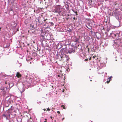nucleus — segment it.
<instances>
[{"mask_svg":"<svg viewBox=\"0 0 122 122\" xmlns=\"http://www.w3.org/2000/svg\"><path fill=\"white\" fill-rule=\"evenodd\" d=\"M5 84H6V82H5Z\"/></svg>","mask_w":122,"mask_h":122,"instance_id":"obj_43","label":"nucleus"},{"mask_svg":"<svg viewBox=\"0 0 122 122\" xmlns=\"http://www.w3.org/2000/svg\"><path fill=\"white\" fill-rule=\"evenodd\" d=\"M87 28H88V29H90V28H89L88 27H87Z\"/></svg>","mask_w":122,"mask_h":122,"instance_id":"obj_38","label":"nucleus"},{"mask_svg":"<svg viewBox=\"0 0 122 122\" xmlns=\"http://www.w3.org/2000/svg\"><path fill=\"white\" fill-rule=\"evenodd\" d=\"M72 11L74 12L75 13V11L74 10H72Z\"/></svg>","mask_w":122,"mask_h":122,"instance_id":"obj_28","label":"nucleus"},{"mask_svg":"<svg viewBox=\"0 0 122 122\" xmlns=\"http://www.w3.org/2000/svg\"><path fill=\"white\" fill-rule=\"evenodd\" d=\"M57 76H58V77H59L60 76V75H57Z\"/></svg>","mask_w":122,"mask_h":122,"instance_id":"obj_29","label":"nucleus"},{"mask_svg":"<svg viewBox=\"0 0 122 122\" xmlns=\"http://www.w3.org/2000/svg\"><path fill=\"white\" fill-rule=\"evenodd\" d=\"M117 1H115L114 3V6H117V5H118V4H117Z\"/></svg>","mask_w":122,"mask_h":122,"instance_id":"obj_11","label":"nucleus"},{"mask_svg":"<svg viewBox=\"0 0 122 122\" xmlns=\"http://www.w3.org/2000/svg\"><path fill=\"white\" fill-rule=\"evenodd\" d=\"M87 28H88V29H90V28H89L88 27H87Z\"/></svg>","mask_w":122,"mask_h":122,"instance_id":"obj_37","label":"nucleus"},{"mask_svg":"<svg viewBox=\"0 0 122 122\" xmlns=\"http://www.w3.org/2000/svg\"><path fill=\"white\" fill-rule=\"evenodd\" d=\"M120 32L119 31H115L113 33V35L115 36L118 38L119 36Z\"/></svg>","mask_w":122,"mask_h":122,"instance_id":"obj_4","label":"nucleus"},{"mask_svg":"<svg viewBox=\"0 0 122 122\" xmlns=\"http://www.w3.org/2000/svg\"><path fill=\"white\" fill-rule=\"evenodd\" d=\"M8 110L4 114H3V116L5 117H6L7 118H9L11 117L10 113V112H8Z\"/></svg>","mask_w":122,"mask_h":122,"instance_id":"obj_3","label":"nucleus"},{"mask_svg":"<svg viewBox=\"0 0 122 122\" xmlns=\"http://www.w3.org/2000/svg\"><path fill=\"white\" fill-rule=\"evenodd\" d=\"M91 57H90V58H89V60H91Z\"/></svg>","mask_w":122,"mask_h":122,"instance_id":"obj_25","label":"nucleus"},{"mask_svg":"<svg viewBox=\"0 0 122 122\" xmlns=\"http://www.w3.org/2000/svg\"><path fill=\"white\" fill-rule=\"evenodd\" d=\"M87 28H88V29H90V28H89L88 27H87Z\"/></svg>","mask_w":122,"mask_h":122,"instance_id":"obj_36","label":"nucleus"},{"mask_svg":"<svg viewBox=\"0 0 122 122\" xmlns=\"http://www.w3.org/2000/svg\"><path fill=\"white\" fill-rule=\"evenodd\" d=\"M18 30H18V29H17V31H18Z\"/></svg>","mask_w":122,"mask_h":122,"instance_id":"obj_32","label":"nucleus"},{"mask_svg":"<svg viewBox=\"0 0 122 122\" xmlns=\"http://www.w3.org/2000/svg\"><path fill=\"white\" fill-rule=\"evenodd\" d=\"M88 60V59H86L85 60V61H87Z\"/></svg>","mask_w":122,"mask_h":122,"instance_id":"obj_20","label":"nucleus"},{"mask_svg":"<svg viewBox=\"0 0 122 122\" xmlns=\"http://www.w3.org/2000/svg\"><path fill=\"white\" fill-rule=\"evenodd\" d=\"M64 119V117H63L62 119V120H63Z\"/></svg>","mask_w":122,"mask_h":122,"instance_id":"obj_30","label":"nucleus"},{"mask_svg":"<svg viewBox=\"0 0 122 122\" xmlns=\"http://www.w3.org/2000/svg\"><path fill=\"white\" fill-rule=\"evenodd\" d=\"M92 81V80H90V81Z\"/></svg>","mask_w":122,"mask_h":122,"instance_id":"obj_44","label":"nucleus"},{"mask_svg":"<svg viewBox=\"0 0 122 122\" xmlns=\"http://www.w3.org/2000/svg\"><path fill=\"white\" fill-rule=\"evenodd\" d=\"M87 28H88V29H90V28H89L88 27H87Z\"/></svg>","mask_w":122,"mask_h":122,"instance_id":"obj_39","label":"nucleus"},{"mask_svg":"<svg viewBox=\"0 0 122 122\" xmlns=\"http://www.w3.org/2000/svg\"><path fill=\"white\" fill-rule=\"evenodd\" d=\"M73 19H74V20H75V17H74V18H73Z\"/></svg>","mask_w":122,"mask_h":122,"instance_id":"obj_31","label":"nucleus"},{"mask_svg":"<svg viewBox=\"0 0 122 122\" xmlns=\"http://www.w3.org/2000/svg\"><path fill=\"white\" fill-rule=\"evenodd\" d=\"M30 27H32V28H33H33H34V26H32V25H30Z\"/></svg>","mask_w":122,"mask_h":122,"instance_id":"obj_19","label":"nucleus"},{"mask_svg":"<svg viewBox=\"0 0 122 122\" xmlns=\"http://www.w3.org/2000/svg\"><path fill=\"white\" fill-rule=\"evenodd\" d=\"M87 28H88V29H90V28H89L88 27H87Z\"/></svg>","mask_w":122,"mask_h":122,"instance_id":"obj_40","label":"nucleus"},{"mask_svg":"<svg viewBox=\"0 0 122 122\" xmlns=\"http://www.w3.org/2000/svg\"><path fill=\"white\" fill-rule=\"evenodd\" d=\"M75 51L74 50L72 49H71L68 52L69 53H70L72 52H74Z\"/></svg>","mask_w":122,"mask_h":122,"instance_id":"obj_8","label":"nucleus"},{"mask_svg":"<svg viewBox=\"0 0 122 122\" xmlns=\"http://www.w3.org/2000/svg\"><path fill=\"white\" fill-rule=\"evenodd\" d=\"M52 88H53V86H52Z\"/></svg>","mask_w":122,"mask_h":122,"instance_id":"obj_33","label":"nucleus"},{"mask_svg":"<svg viewBox=\"0 0 122 122\" xmlns=\"http://www.w3.org/2000/svg\"><path fill=\"white\" fill-rule=\"evenodd\" d=\"M22 76L21 74H20L19 72H17L16 73V76H17L18 78H20Z\"/></svg>","mask_w":122,"mask_h":122,"instance_id":"obj_7","label":"nucleus"},{"mask_svg":"<svg viewBox=\"0 0 122 122\" xmlns=\"http://www.w3.org/2000/svg\"><path fill=\"white\" fill-rule=\"evenodd\" d=\"M87 28H88V29H90V28H89L88 27H87Z\"/></svg>","mask_w":122,"mask_h":122,"instance_id":"obj_41","label":"nucleus"},{"mask_svg":"<svg viewBox=\"0 0 122 122\" xmlns=\"http://www.w3.org/2000/svg\"><path fill=\"white\" fill-rule=\"evenodd\" d=\"M7 90V87H2L0 89V91L1 90V92H5Z\"/></svg>","mask_w":122,"mask_h":122,"instance_id":"obj_5","label":"nucleus"},{"mask_svg":"<svg viewBox=\"0 0 122 122\" xmlns=\"http://www.w3.org/2000/svg\"><path fill=\"white\" fill-rule=\"evenodd\" d=\"M75 13H76V15H78L77 12V11H75Z\"/></svg>","mask_w":122,"mask_h":122,"instance_id":"obj_18","label":"nucleus"},{"mask_svg":"<svg viewBox=\"0 0 122 122\" xmlns=\"http://www.w3.org/2000/svg\"><path fill=\"white\" fill-rule=\"evenodd\" d=\"M50 109H49V108H48L47 109L46 111H50Z\"/></svg>","mask_w":122,"mask_h":122,"instance_id":"obj_17","label":"nucleus"},{"mask_svg":"<svg viewBox=\"0 0 122 122\" xmlns=\"http://www.w3.org/2000/svg\"><path fill=\"white\" fill-rule=\"evenodd\" d=\"M57 113H58L59 114H60V111H58L57 112Z\"/></svg>","mask_w":122,"mask_h":122,"instance_id":"obj_21","label":"nucleus"},{"mask_svg":"<svg viewBox=\"0 0 122 122\" xmlns=\"http://www.w3.org/2000/svg\"><path fill=\"white\" fill-rule=\"evenodd\" d=\"M55 122H56V121L55 120Z\"/></svg>","mask_w":122,"mask_h":122,"instance_id":"obj_45","label":"nucleus"},{"mask_svg":"<svg viewBox=\"0 0 122 122\" xmlns=\"http://www.w3.org/2000/svg\"><path fill=\"white\" fill-rule=\"evenodd\" d=\"M61 107H62L64 109H66V107H65L63 105H62V106H61Z\"/></svg>","mask_w":122,"mask_h":122,"instance_id":"obj_12","label":"nucleus"},{"mask_svg":"<svg viewBox=\"0 0 122 122\" xmlns=\"http://www.w3.org/2000/svg\"><path fill=\"white\" fill-rule=\"evenodd\" d=\"M14 33H15V31L14 32Z\"/></svg>","mask_w":122,"mask_h":122,"instance_id":"obj_42","label":"nucleus"},{"mask_svg":"<svg viewBox=\"0 0 122 122\" xmlns=\"http://www.w3.org/2000/svg\"><path fill=\"white\" fill-rule=\"evenodd\" d=\"M88 46H86V48H87L88 49V52H89V49L88 48Z\"/></svg>","mask_w":122,"mask_h":122,"instance_id":"obj_14","label":"nucleus"},{"mask_svg":"<svg viewBox=\"0 0 122 122\" xmlns=\"http://www.w3.org/2000/svg\"><path fill=\"white\" fill-rule=\"evenodd\" d=\"M47 20V19H45V20H44V21L45 22V21H46V20Z\"/></svg>","mask_w":122,"mask_h":122,"instance_id":"obj_24","label":"nucleus"},{"mask_svg":"<svg viewBox=\"0 0 122 122\" xmlns=\"http://www.w3.org/2000/svg\"><path fill=\"white\" fill-rule=\"evenodd\" d=\"M96 57V56H93V58L94 59Z\"/></svg>","mask_w":122,"mask_h":122,"instance_id":"obj_23","label":"nucleus"},{"mask_svg":"<svg viewBox=\"0 0 122 122\" xmlns=\"http://www.w3.org/2000/svg\"><path fill=\"white\" fill-rule=\"evenodd\" d=\"M16 106L17 109L18 110H20L21 108L20 107L18 104H16Z\"/></svg>","mask_w":122,"mask_h":122,"instance_id":"obj_9","label":"nucleus"},{"mask_svg":"<svg viewBox=\"0 0 122 122\" xmlns=\"http://www.w3.org/2000/svg\"><path fill=\"white\" fill-rule=\"evenodd\" d=\"M111 80H110V79H109V80L108 81H107V83H109L110 81Z\"/></svg>","mask_w":122,"mask_h":122,"instance_id":"obj_15","label":"nucleus"},{"mask_svg":"<svg viewBox=\"0 0 122 122\" xmlns=\"http://www.w3.org/2000/svg\"><path fill=\"white\" fill-rule=\"evenodd\" d=\"M25 90H24L23 91H22V92H23Z\"/></svg>","mask_w":122,"mask_h":122,"instance_id":"obj_35","label":"nucleus"},{"mask_svg":"<svg viewBox=\"0 0 122 122\" xmlns=\"http://www.w3.org/2000/svg\"><path fill=\"white\" fill-rule=\"evenodd\" d=\"M112 76H111L110 77H109V78H108V79H109L111 80V78H112Z\"/></svg>","mask_w":122,"mask_h":122,"instance_id":"obj_22","label":"nucleus"},{"mask_svg":"<svg viewBox=\"0 0 122 122\" xmlns=\"http://www.w3.org/2000/svg\"><path fill=\"white\" fill-rule=\"evenodd\" d=\"M44 122H47L46 121H45Z\"/></svg>","mask_w":122,"mask_h":122,"instance_id":"obj_34","label":"nucleus"},{"mask_svg":"<svg viewBox=\"0 0 122 122\" xmlns=\"http://www.w3.org/2000/svg\"><path fill=\"white\" fill-rule=\"evenodd\" d=\"M74 41L75 42H78L79 41V39L77 38L76 37H75L73 38Z\"/></svg>","mask_w":122,"mask_h":122,"instance_id":"obj_6","label":"nucleus"},{"mask_svg":"<svg viewBox=\"0 0 122 122\" xmlns=\"http://www.w3.org/2000/svg\"><path fill=\"white\" fill-rule=\"evenodd\" d=\"M50 117H51V118L52 119V118H53V117H52L51 116Z\"/></svg>","mask_w":122,"mask_h":122,"instance_id":"obj_27","label":"nucleus"},{"mask_svg":"<svg viewBox=\"0 0 122 122\" xmlns=\"http://www.w3.org/2000/svg\"><path fill=\"white\" fill-rule=\"evenodd\" d=\"M43 110H44V111H46V109H45H45H43Z\"/></svg>","mask_w":122,"mask_h":122,"instance_id":"obj_26","label":"nucleus"},{"mask_svg":"<svg viewBox=\"0 0 122 122\" xmlns=\"http://www.w3.org/2000/svg\"><path fill=\"white\" fill-rule=\"evenodd\" d=\"M51 24V25L52 26H53L54 25V24L52 22H50Z\"/></svg>","mask_w":122,"mask_h":122,"instance_id":"obj_16","label":"nucleus"},{"mask_svg":"<svg viewBox=\"0 0 122 122\" xmlns=\"http://www.w3.org/2000/svg\"><path fill=\"white\" fill-rule=\"evenodd\" d=\"M78 107L79 108H82V106L80 104H79L78 105Z\"/></svg>","mask_w":122,"mask_h":122,"instance_id":"obj_13","label":"nucleus"},{"mask_svg":"<svg viewBox=\"0 0 122 122\" xmlns=\"http://www.w3.org/2000/svg\"><path fill=\"white\" fill-rule=\"evenodd\" d=\"M60 10V8L59 7L57 8H56V13H59V12Z\"/></svg>","mask_w":122,"mask_h":122,"instance_id":"obj_10","label":"nucleus"},{"mask_svg":"<svg viewBox=\"0 0 122 122\" xmlns=\"http://www.w3.org/2000/svg\"><path fill=\"white\" fill-rule=\"evenodd\" d=\"M70 59L69 56L65 54L61 55L60 61L65 63L67 62Z\"/></svg>","mask_w":122,"mask_h":122,"instance_id":"obj_1","label":"nucleus"},{"mask_svg":"<svg viewBox=\"0 0 122 122\" xmlns=\"http://www.w3.org/2000/svg\"><path fill=\"white\" fill-rule=\"evenodd\" d=\"M8 112L10 113L11 117L14 118L15 117V110L14 109H8Z\"/></svg>","mask_w":122,"mask_h":122,"instance_id":"obj_2","label":"nucleus"}]
</instances>
